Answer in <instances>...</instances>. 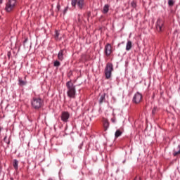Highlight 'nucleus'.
Here are the masks:
<instances>
[{
	"mask_svg": "<svg viewBox=\"0 0 180 180\" xmlns=\"http://www.w3.org/2000/svg\"><path fill=\"white\" fill-rule=\"evenodd\" d=\"M66 88L68 89L67 94L69 98H75V94L77 90L75 89V86L72 81H69L66 83Z\"/></svg>",
	"mask_w": 180,
	"mask_h": 180,
	"instance_id": "f257e3e1",
	"label": "nucleus"
},
{
	"mask_svg": "<svg viewBox=\"0 0 180 180\" xmlns=\"http://www.w3.org/2000/svg\"><path fill=\"white\" fill-rule=\"evenodd\" d=\"M44 104V101L39 97L33 98L31 101V105L34 109H40Z\"/></svg>",
	"mask_w": 180,
	"mask_h": 180,
	"instance_id": "f03ea898",
	"label": "nucleus"
},
{
	"mask_svg": "<svg viewBox=\"0 0 180 180\" xmlns=\"http://www.w3.org/2000/svg\"><path fill=\"white\" fill-rule=\"evenodd\" d=\"M16 8V0H8L6 3V12H12Z\"/></svg>",
	"mask_w": 180,
	"mask_h": 180,
	"instance_id": "7ed1b4c3",
	"label": "nucleus"
},
{
	"mask_svg": "<svg viewBox=\"0 0 180 180\" xmlns=\"http://www.w3.org/2000/svg\"><path fill=\"white\" fill-rule=\"evenodd\" d=\"M112 71H113V64L107 63L105 68V76L106 79H109L112 77Z\"/></svg>",
	"mask_w": 180,
	"mask_h": 180,
	"instance_id": "20e7f679",
	"label": "nucleus"
},
{
	"mask_svg": "<svg viewBox=\"0 0 180 180\" xmlns=\"http://www.w3.org/2000/svg\"><path fill=\"white\" fill-rule=\"evenodd\" d=\"M142 99L143 95L140 92H136L132 98V102L134 103H140Z\"/></svg>",
	"mask_w": 180,
	"mask_h": 180,
	"instance_id": "39448f33",
	"label": "nucleus"
},
{
	"mask_svg": "<svg viewBox=\"0 0 180 180\" xmlns=\"http://www.w3.org/2000/svg\"><path fill=\"white\" fill-rule=\"evenodd\" d=\"M112 45H110V44H107L104 48V53L106 57H109V56L112 54Z\"/></svg>",
	"mask_w": 180,
	"mask_h": 180,
	"instance_id": "423d86ee",
	"label": "nucleus"
},
{
	"mask_svg": "<svg viewBox=\"0 0 180 180\" xmlns=\"http://www.w3.org/2000/svg\"><path fill=\"white\" fill-rule=\"evenodd\" d=\"M162 26H164V21L158 18L156 22V29L158 32H162Z\"/></svg>",
	"mask_w": 180,
	"mask_h": 180,
	"instance_id": "0eeeda50",
	"label": "nucleus"
},
{
	"mask_svg": "<svg viewBox=\"0 0 180 180\" xmlns=\"http://www.w3.org/2000/svg\"><path fill=\"white\" fill-rule=\"evenodd\" d=\"M69 119H70V113L65 111L63 112L61 114V120L65 123H67Z\"/></svg>",
	"mask_w": 180,
	"mask_h": 180,
	"instance_id": "6e6552de",
	"label": "nucleus"
},
{
	"mask_svg": "<svg viewBox=\"0 0 180 180\" xmlns=\"http://www.w3.org/2000/svg\"><path fill=\"white\" fill-rule=\"evenodd\" d=\"M64 51H65L64 49H61L58 53V59L60 61H63V60H64Z\"/></svg>",
	"mask_w": 180,
	"mask_h": 180,
	"instance_id": "1a4fd4ad",
	"label": "nucleus"
},
{
	"mask_svg": "<svg viewBox=\"0 0 180 180\" xmlns=\"http://www.w3.org/2000/svg\"><path fill=\"white\" fill-rule=\"evenodd\" d=\"M133 47V44L131 43V41L129 40L127 42L125 50L127 51H130L131 50V48Z\"/></svg>",
	"mask_w": 180,
	"mask_h": 180,
	"instance_id": "9d476101",
	"label": "nucleus"
},
{
	"mask_svg": "<svg viewBox=\"0 0 180 180\" xmlns=\"http://www.w3.org/2000/svg\"><path fill=\"white\" fill-rule=\"evenodd\" d=\"M26 84H27L26 80H23L22 77L18 78V85H20V86H24Z\"/></svg>",
	"mask_w": 180,
	"mask_h": 180,
	"instance_id": "9b49d317",
	"label": "nucleus"
},
{
	"mask_svg": "<svg viewBox=\"0 0 180 180\" xmlns=\"http://www.w3.org/2000/svg\"><path fill=\"white\" fill-rule=\"evenodd\" d=\"M106 96V94H100V98L98 100V102L100 104L103 103V102H105V101H106V99L105 98Z\"/></svg>",
	"mask_w": 180,
	"mask_h": 180,
	"instance_id": "f8f14e48",
	"label": "nucleus"
},
{
	"mask_svg": "<svg viewBox=\"0 0 180 180\" xmlns=\"http://www.w3.org/2000/svg\"><path fill=\"white\" fill-rule=\"evenodd\" d=\"M84 0L77 1V6L79 9H82L84 8Z\"/></svg>",
	"mask_w": 180,
	"mask_h": 180,
	"instance_id": "ddd939ff",
	"label": "nucleus"
},
{
	"mask_svg": "<svg viewBox=\"0 0 180 180\" xmlns=\"http://www.w3.org/2000/svg\"><path fill=\"white\" fill-rule=\"evenodd\" d=\"M13 166L14 169H15L16 171H18V166H19V161H18V160L15 159V160H13Z\"/></svg>",
	"mask_w": 180,
	"mask_h": 180,
	"instance_id": "4468645a",
	"label": "nucleus"
},
{
	"mask_svg": "<svg viewBox=\"0 0 180 180\" xmlns=\"http://www.w3.org/2000/svg\"><path fill=\"white\" fill-rule=\"evenodd\" d=\"M103 127H104L105 131H106V130H108L109 129V122L106 120H104Z\"/></svg>",
	"mask_w": 180,
	"mask_h": 180,
	"instance_id": "2eb2a0df",
	"label": "nucleus"
},
{
	"mask_svg": "<svg viewBox=\"0 0 180 180\" xmlns=\"http://www.w3.org/2000/svg\"><path fill=\"white\" fill-rule=\"evenodd\" d=\"M178 150H174L173 155L176 157V155H180V145L177 146Z\"/></svg>",
	"mask_w": 180,
	"mask_h": 180,
	"instance_id": "dca6fc26",
	"label": "nucleus"
},
{
	"mask_svg": "<svg viewBox=\"0 0 180 180\" xmlns=\"http://www.w3.org/2000/svg\"><path fill=\"white\" fill-rule=\"evenodd\" d=\"M108 12H109V4H105L103 6V13H108Z\"/></svg>",
	"mask_w": 180,
	"mask_h": 180,
	"instance_id": "f3484780",
	"label": "nucleus"
},
{
	"mask_svg": "<svg viewBox=\"0 0 180 180\" xmlns=\"http://www.w3.org/2000/svg\"><path fill=\"white\" fill-rule=\"evenodd\" d=\"M122 132L120 129H117L115 133V137L117 139V137H120V136H122Z\"/></svg>",
	"mask_w": 180,
	"mask_h": 180,
	"instance_id": "a211bd4d",
	"label": "nucleus"
},
{
	"mask_svg": "<svg viewBox=\"0 0 180 180\" xmlns=\"http://www.w3.org/2000/svg\"><path fill=\"white\" fill-rule=\"evenodd\" d=\"M169 6H174L175 5V1L174 0H168L167 2Z\"/></svg>",
	"mask_w": 180,
	"mask_h": 180,
	"instance_id": "6ab92c4d",
	"label": "nucleus"
},
{
	"mask_svg": "<svg viewBox=\"0 0 180 180\" xmlns=\"http://www.w3.org/2000/svg\"><path fill=\"white\" fill-rule=\"evenodd\" d=\"M78 3V0H72L71 5L73 6V8H75L77 6V4Z\"/></svg>",
	"mask_w": 180,
	"mask_h": 180,
	"instance_id": "aec40b11",
	"label": "nucleus"
},
{
	"mask_svg": "<svg viewBox=\"0 0 180 180\" xmlns=\"http://www.w3.org/2000/svg\"><path fill=\"white\" fill-rule=\"evenodd\" d=\"M61 65V63L58 60H55L53 63V67H60Z\"/></svg>",
	"mask_w": 180,
	"mask_h": 180,
	"instance_id": "412c9836",
	"label": "nucleus"
},
{
	"mask_svg": "<svg viewBox=\"0 0 180 180\" xmlns=\"http://www.w3.org/2000/svg\"><path fill=\"white\" fill-rule=\"evenodd\" d=\"M157 112V107H154L152 110V115H155Z\"/></svg>",
	"mask_w": 180,
	"mask_h": 180,
	"instance_id": "4be33fe9",
	"label": "nucleus"
},
{
	"mask_svg": "<svg viewBox=\"0 0 180 180\" xmlns=\"http://www.w3.org/2000/svg\"><path fill=\"white\" fill-rule=\"evenodd\" d=\"M4 143H6L7 144H10V143H11L9 141H8L7 136L4 137Z\"/></svg>",
	"mask_w": 180,
	"mask_h": 180,
	"instance_id": "5701e85b",
	"label": "nucleus"
},
{
	"mask_svg": "<svg viewBox=\"0 0 180 180\" xmlns=\"http://www.w3.org/2000/svg\"><path fill=\"white\" fill-rule=\"evenodd\" d=\"M60 36V33H58L57 31H56V35L55 38L56 40H58V37Z\"/></svg>",
	"mask_w": 180,
	"mask_h": 180,
	"instance_id": "b1692460",
	"label": "nucleus"
},
{
	"mask_svg": "<svg viewBox=\"0 0 180 180\" xmlns=\"http://www.w3.org/2000/svg\"><path fill=\"white\" fill-rule=\"evenodd\" d=\"M131 6H132L133 8H136V3H135L134 1H132V2L131 3Z\"/></svg>",
	"mask_w": 180,
	"mask_h": 180,
	"instance_id": "393cba45",
	"label": "nucleus"
},
{
	"mask_svg": "<svg viewBox=\"0 0 180 180\" xmlns=\"http://www.w3.org/2000/svg\"><path fill=\"white\" fill-rule=\"evenodd\" d=\"M67 11H68V7H66L63 11V15H65L67 13Z\"/></svg>",
	"mask_w": 180,
	"mask_h": 180,
	"instance_id": "a878e982",
	"label": "nucleus"
},
{
	"mask_svg": "<svg viewBox=\"0 0 180 180\" xmlns=\"http://www.w3.org/2000/svg\"><path fill=\"white\" fill-rule=\"evenodd\" d=\"M12 55V53H11V51H8V53H7V56H8V58H11V56Z\"/></svg>",
	"mask_w": 180,
	"mask_h": 180,
	"instance_id": "bb28decb",
	"label": "nucleus"
},
{
	"mask_svg": "<svg viewBox=\"0 0 180 180\" xmlns=\"http://www.w3.org/2000/svg\"><path fill=\"white\" fill-rule=\"evenodd\" d=\"M60 8H61V6H60V4H58V5H57V9H58V11H60Z\"/></svg>",
	"mask_w": 180,
	"mask_h": 180,
	"instance_id": "cd10ccee",
	"label": "nucleus"
},
{
	"mask_svg": "<svg viewBox=\"0 0 180 180\" xmlns=\"http://www.w3.org/2000/svg\"><path fill=\"white\" fill-rule=\"evenodd\" d=\"M111 122H112V123H115L116 122V120L115 118H112Z\"/></svg>",
	"mask_w": 180,
	"mask_h": 180,
	"instance_id": "c85d7f7f",
	"label": "nucleus"
},
{
	"mask_svg": "<svg viewBox=\"0 0 180 180\" xmlns=\"http://www.w3.org/2000/svg\"><path fill=\"white\" fill-rule=\"evenodd\" d=\"M48 180H54L53 178H49Z\"/></svg>",
	"mask_w": 180,
	"mask_h": 180,
	"instance_id": "c756f323",
	"label": "nucleus"
},
{
	"mask_svg": "<svg viewBox=\"0 0 180 180\" xmlns=\"http://www.w3.org/2000/svg\"><path fill=\"white\" fill-rule=\"evenodd\" d=\"M0 4H2V0H0Z\"/></svg>",
	"mask_w": 180,
	"mask_h": 180,
	"instance_id": "7c9ffc66",
	"label": "nucleus"
},
{
	"mask_svg": "<svg viewBox=\"0 0 180 180\" xmlns=\"http://www.w3.org/2000/svg\"><path fill=\"white\" fill-rule=\"evenodd\" d=\"M124 44V42H122V44Z\"/></svg>",
	"mask_w": 180,
	"mask_h": 180,
	"instance_id": "2f4dec72",
	"label": "nucleus"
},
{
	"mask_svg": "<svg viewBox=\"0 0 180 180\" xmlns=\"http://www.w3.org/2000/svg\"><path fill=\"white\" fill-rule=\"evenodd\" d=\"M1 130H2V129L0 127V131H1Z\"/></svg>",
	"mask_w": 180,
	"mask_h": 180,
	"instance_id": "473e14b6",
	"label": "nucleus"
}]
</instances>
